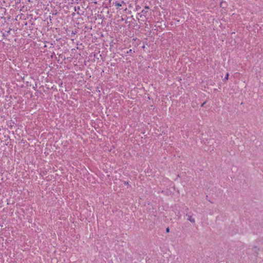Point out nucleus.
Here are the masks:
<instances>
[{
  "label": "nucleus",
  "mask_w": 263,
  "mask_h": 263,
  "mask_svg": "<svg viewBox=\"0 0 263 263\" xmlns=\"http://www.w3.org/2000/svg\"><path fill=\"white\" fill-rule=\"evenodd\" d=\"M124 184H128V182H126V183L124 182Z\"/></svg>",
  "instance_id": "9d476101"
},
{
  "label": "nucleus",
  "mask_w": 263,
  "mask_h": 263,
  "mask_svg": "<svg viewBox=\"0 0 263 263\" xmlns=\"http://www.w3.org/2000/svg\"><path fill=\"white\" fill-rule=\"evenodd\" d=\"M129 51V52H131L132 49H130Z\"/></svg>",
  "instance_id": "9b49d317"
},
{
  "label": "nucleus",
  "mask_w": 263,
  "mask_h": 263,
  "mask_svg": "<svg viewBox=\"0 0 263 263\" xmlns=\"http://www.w3.org/2000/svg\"><path fill=\"white\" fill-rule=\"evenodd\" d=\"M115 6L117 8V9H119L120 7H121L122 6V4H120L119 3H116L115 4Z\"/></svg>",
  "instance_id": "f03ea898"
},
{
  "label": "nucleus",
  "mask_w": 263,
  "mask_h": 263,
  "mask_svg": "<svg viewBox=\"0 0 263 263\" xmlns=\"http://www.w3.org/2000/svg\"><path fill=\"white\" fill-rule=\"evenodd\" d=\"M124 184H128V182H126V183L124 182Z\"/></svg>",
  "instance_id": "6e6552de"
},
{
  "label": "nucleus",
  "mask_w": 263,
  "mask_h": 263,
  "mask_svg": "<svg viewBox=\"0 0 263 263\" xmlns=\"http://www.w3.org/2000/svg\"><path fill=\"white\" fill-rule=\"evenodd\" d=\"M146 9H149V7L148 6L145 7Z\"/></svg>",
  "instance_id": "0eeeda50"
},
{
  "label": "nucleus",
  "mask_w": 263,
  "mask_h": 263,
  "mask_svg": "<svg viewBox=\"0 0 263 263\" xmlns=\"http://www.w3.org/2000/svg\"><path fill=\"white\" fill-rule=\"evenodd\" d=\"M124 184H128V182H126V183L124 182Z\"/></svg>",
  "instance_id": "1a4fd4ad"
},
{
  "label": "nucleus",
  "mask_w": 263,
  "mask_h": 263,
  "mask_svg": "<svg viewBox=\"0 0 263 263\" xmlns=\"http://www.w3.org/2000/svg\"><path fill=\"white\" fill-rule=\"evenodd\" d=\"M205 103V102H203V103L201 104V106H203L204 104Z\"/></svg>",
  "instance_id": "39448f33"
},
{
  "label": "nucleus",
  "mask_w": 263,
  "mask_h": 263,
  "mask_svg": "<svg viewBox=\"0 0 263 263\" xmlns=\"http://www.w3.org/2000/svg\"><path fill=\"white\" fill-rule=\"evenodd\" d=\"M228 78H229V73H226V76H225V77H224V79H223V80H224V81L228 80Z\"/></svg>",
  "instance_id": "7ed1b4c3"
},
{
  "label": "nucleus",
  "mask_w": 263,
  "mask_h": 263,
  "mask_svg": "<svg viewBox=\"0 0 263 263\" xmlns=\"http://www.w3.org/2000/svg\"><path fill=\"white\" fill-rule=\"evenodd\" d=\"M226 4V3H220V7H224V5Z\"/></svg>",
  "instance_id": "20e7f679"
},
{
  "label": "nucleus",
  "mask_w": 263,
  "mask_h": 263,
  "mask_svg": "<svg viewBox=\"0 0 263 263\" xmlns=\"http://www.w3.org/2000/svg\"><path fill=\"white\" fill-rule=\"evenodd\" d=\"M169 231H170V229H169V228H167L166 229V232H169Z\"/></svg>",
  "instance_id": "423d86ee"
},
{
  "label": "nucleus",
  "mask_w": 263,
  "mask_h": 263,
  "mask_svg": "<svg viewBox=\"0 0 263 263\" xmlns=\"http://www.w3.org/2000/svg\"><path fill=\"white\" fill-rule=\"evenodd\" d=\"M187 220H188L192 222H195V219L194 218H193L192 216H191V215H187Z\"/></svg>",
  "instance_id": "f257e3e1"
}]
</instances>
